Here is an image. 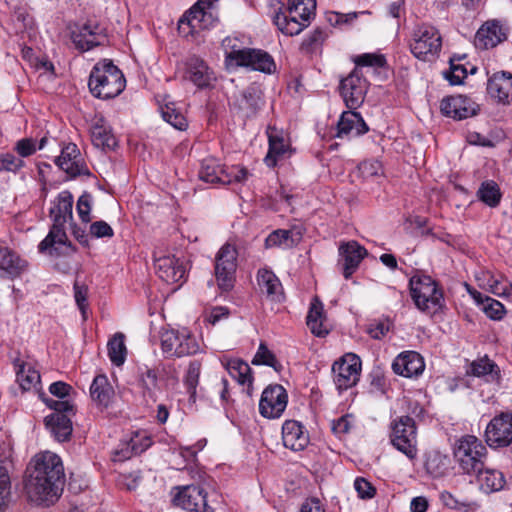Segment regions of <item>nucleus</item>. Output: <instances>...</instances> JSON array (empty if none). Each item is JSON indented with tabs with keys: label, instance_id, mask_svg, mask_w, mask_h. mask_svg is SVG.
Listing matches in <instances>:
<instances>
[{
	"label": "nucleus",
	"instance_id": "obj_34",
	"mask_svg": "<svg viewBox=\"0 0 512 512\" xmlns=\"http://www.w3.org/2000/svg\"><path fill=\"white\" fill-rule=\"evenodd\" d=\"M73 196L69 191H62L52 202L49 215L53 224H66L73 218Z\"/></svg>",
	"mask_w": 512,
	"mask_h": 512
},
{
	"label": "nucleus",
	"instance_id": "obj_37",
	"mask_svg": "<svg viewBox=\"0 0 512 512\" xmlns=\"http://www.w3.org/2000/svg\"><path fill=\"white\" fill-rule=\"evenodd\" d=\"M44 422L47 429L57 441L62 442L70 438L72 434V422L66 414L52 413L45 417Z\"/></svg>",
	"mask_w": 512,
	"mask_h": 512
},
{
	"label": "nucleus",
	"instance_id": "obj_50",
	"mask_svg": "<svg viewBox=\"0 0 512 512\" xmlns=\"http://www.w3.org/2000/svg\"><path fill=\"white\" fill-rule=\"evenodd\" d=\"M252 364L266 365L274 368L276 371L281 369V365L276 359L275 355L267 348L264 343L260 344L258 351L252 360Z\"/></svg>",
	"mask_w": 512,
	"mask_h": 512
},
{
	"label": "nucleus",
	"instance_id": "obj_14",
	"mask_svg": "<svg viewBox=\"0 0 512 512\" xmlns=\"http://www.w3.org/2000/svg\"><path fill=\"white\" fill-rule=\"evenodd\" d=\"M26 472L38 475L47 480L65 482L64 467L61 458L50 451L36 454L30 461Z\"/></svg>",
	"mask_w": 512,
	"mask_h": 512
},
{
	"label": "nucleus",
	"instance_id": "obj_57",
	"mask_svg": "<svg viewBox=\"0 0 512 512\" xmlns=\"http://www.w3.org/2000/svg\"><path fill=\"white\" fill-rule=\"evenodd\" d=\"M356 67H384L386 59L383 55L365 53L355 59Z\"/></svg>",
	"mask_w": 512,
	"mask_h": 512
},
{
	"label": "nucleus",
	"instance_id": "obj_36",
	"mask_svg": "<svg viewBox=\"0 0 512 512\" xmlns=\"http://www.w3.org/2000/svg\"><path fill=\"white\" fill-rule=\"evenodd\" d=\"M473 476L476 477L480 490L487 494L502 490L506 484L505 477L501 471L485 466Z\"/></svg>",
	"mask_w": 512,
	"mask_h": 512
},
{
	"label": "nucleus",
	"instance_id": "obj_17",
	"mask_svg": "<svg viewBox=\"0 0 512 512\" xmlns=\"http://www.w3.org/2000/svg\"><path fill=\"white\" fill-rule=\"evenodd\" d=\"M334 382L338 390H347L356 385L361 371V361L355 354H346L332 366Z\"/></svg>",
	"mask_w": 512,
	"mask_h": 512
},
{
	"label": "nucleus",
	"instance_id": "obj_19",
	"mask_svg": "<svg viewBox=\"0 0 512 512\" xmlns=\"http://www.w3.org/2000/svg\"><path fill=\"white\" fill-rule=\"evenodd\" d=\"M72 40L77 49L89 51L103 45L107 40V35L104 28L97 22L89 20L72 32Z\"/></svg>",
	"mask_w": 512,
	"mask_h": 512
},
{
	"label": "nucleus",
	"instance_id": "obj_30",
	"mask_svg": "<svg viewBox=\"0 0 512 512\" xmlns=\"http://www.w3.org/2000/svg\"><path fill=\"white\" fill-rule=\"evenodd\" d=\"M262 91L256 86L247 87L236 100L235 106L243 118L254 117L263 105Z\"/></svg>",
	"mask_w": 512,
	"mask_h": 512
},
{
	"label": "nucleus",
	"instance_id": "obj_9",
	"mask_svg": "<svg viewBox=\"0 0 512 512\" xmlns=\"http://www.w3.org/2000/svg\"><path fill=\"white\" fill-rule=\"evenodd\" d=\"M218 1L198 0L179 20V29L187 24L188 33H193L214 26L219 19Z\"/></svg>",
	"mask_w": 512,
	"mask_h": 512
},
{
	"label": "nucleus",
	"instance_id": "obj_3",
	"mask_svg": "<svg viewBox=\"0 0 512 512\" xmlns=\"http://www.w3.org/2000/svg\"><path fill=\"white\" fill-rule=\"evenodd\" d=\"M316 0H288L286 12H278L274 23L285 35L294 36L302 32L315 15Z\"/></svg>",
	"mask_w": 512,
	"mask_h": 512
},
{
	"label": "nucleus",
	"instance_id": "obj_15",
	"mask_svg": "<svg viewBox=\"0 0 512 512\" xmlns=\"http://www.w3.org/2000/svg\"><path fill=\"white\" fill-rule=\"evenodd\" d=\"M164 379L167 385L174 386L178 383L175 370L170 366L159 365L156 368L145 367V369H140L139 384L143 397H148L155 401V392L159 389V381Z\"/></svg>",
	"mask_w": 512,
	"mask_h": 512
},
{
	"label": "nucleus",
	"instance_id": "obj_33",
	"mask_svg": "<svg viewBox=\"0 0 512 512\" xmlns=\"http://www.w3.org/2000/svg\"><path fill=\"white\" fill-rule=\"evenodd\" d=\"M92 401L100 409L108 408L114 401L115 391L105 375H97L90 386Z\"/></svg>",
	"mask_w": 512,
	"mask_h": 512
},
{
	"label": "nucleus",
	"instance_id": "obj_38",
	"mask_svg": "<svg viewBox=\"0 0 512 512\" xmlns=\"http://www.w3.org/2000/svg\"><path fill=\"white\" fill-rule=\"evenodd\" d=\"M91 140L95 147L106 149L113 148L116 145L109 125L103 117H95L90 128Z\"/></svg>",
	"mask_w": 512,
	"mask_h": 512
},
{
	"label": "nucleus",
	"instance_id": "obj_46",
	"mask_svg": "<svg viewBox=\"0 0 512 512\" xmlns=\"http://www.w3.org/2000/svg\"><path fill=\"white\" fill-rule=\"evenodd\" d=\"M17 381L23 390H30L40 383V373L30 364L24 363L17 371Z\"/></svg>",
	"mask_w": 512,
	"mask_h": 512
},
{
	"label": "nucleus",
	"instance_id": "obj_7",
	"mask_svg": "<svg viewBox=\"0 0 512 512\" xmlns=\"http://www.w3.org/2000/svg\"><path fill=\"white\" fill-rule=\"evenodd\" d=\"M409 46L417 59L432 61L441 51L442 38L435 27L423 24L413 30Z\"/></svg>",
	"mask_w": 512,
	"mask_h": 512
},
{
	"label": "nucleus",
	"instance_id": "obj_49",
	"mask_svg": "<svg viewBox=\"0 0 512 512\" xmlns=\"http://www.w3.org/2000/svg\"><path fill=\"white\" fill-rule=\"evenodd\" d=\"M163 119L171 126L178 130H185L187 127V120L185 116L178 111L174 104H167L161 109Z\"/></svg>",
	"mask_w": 512,
	"mask_h": 512
},
{
	"label": "nucleus",
	"instance_id": "obj_54",
	"mask_svg": "<svg viewBox=\"0 0 512 512\" xmlns=\"http://www.w3.org/2000/svg\"><path fill=\"white\" fill-rule=\"evenodd\" d=\"M446 460L440 453L430 454L426 459L425 468L433 477H439L446 469Z\"/></svg>",
	"mask_w": 512,
	"mask_h": 512
},
{
	"label": "nucleus",
	"instance_id": "obj_2",
	"mask_svg": "<svg viewBox=\"0 0 512 512\" xmlns=\"http://www.w3.org/2000/svg\"><path fill=\"white\" fill-rule=\"evenodd\" d=\"M453 457L462 473L472 476L484 468L488 450L476 436L464 435L455 441Z\"/></svg>",
	"mask_w": 512,
	"mask_h": 512
},
{
	"label": "nucleus",
	"instance_id": "obj_35",
	"mask_svg": "<svg viewBox=\"0 0 512 512\" xmlns=\"http://www.w3.org/2000/svg\"><path fill=\"white\" fill-rule=\"evenodd\" d=\"M302 226H292L291 229H277L266 238V247L290 248L298 244L302 239Z\"/></svg>",
	"mask_w": 512,
	"mask_h": 512
},
{
	"label": "nucleus",
	"instance_id": "obj_6",
	"mask_svg": "<svg viewBox=\"0 0 512 512\" xmlns=\"http://www.w3.org/2000/svg\"><path fill=\"white\" fill-rule=\"evenodd\" d=\"M249 172L246 168L240 166L226 167L221 165L218 159L207 157L202 160L199 178L207 183L227 185L233 182H244L247 180Z\"/></svg>",
	"mask_w": 512,
	"mask_h": 512
},
{
	"label": "nucleus",
	"instance_id": "obj_48",
	"mask_svg": "<svg viewBox=\"0 0 512 512\" xmlns=\"http://www.w3.org/2000/svg\"><path fill=\"white\" fill-rule=\"evenodd\" d=\"M466 55L463 56H453L450 58V72L445 74V77L449 80L452 85H459L463 83V80L467 77V68L465 65L458 63L460 60L464 59Z\"/></svg>",
	"mask_w": 512,
	"mask_h": 512
},
{
	"label": "nucleus",
	"instance_id": "obj_64",
	"mask_svg": "<svg viewBox=\"0 0 512 512\" xmlns=\"http://www.w3.org/2000/svg\"><path fill=\"white\" fill-rule=\"evenodd\" d=\"M87 293H88V288L86 285H80L77 282L74 284L75 301L84 317H85L86 307H87Z\"/></svg>",
	"mask_w": 512,
	"mask_h": 512
},
{
	"label": "nucleus",
	"instance_id": "obj_31",
	"mask_svg": "<svg viewBox=\"0 0 512 512\" xmlns=\"http://www.w3.org/2000/svg\"><path fill=\"white\" fill-rule=\"evenodd\" d=\"M257 284L260 292L266 295L270 301L282 302L284 300L282 284L273 271L266 268L259 269L257 272Z\"/></svg>",
	"mask_w": 512,
	"mask_h": 512
},
{
	"label": "nucleus",
	"instance_id": "obj_32",
	"mask_svg": "<svg viewBox=\"0 0 512 512\" xmlns=\"http://www.w3.org/2000/svg\"><path fill=\"white\" fill-rule=\"evenodd\" d=\"M506 39L502 26L497 21L486 22L475 35V46L480 49L493 48Z\"/></svg>",
	"mask_w": 512,
	"mask_h": 512
},
{
	"label": "nucleus",
	"instance_id": "obj_51",
	"mask_svg": "<svg viewBox=\"0 0 512 512\" xmlns=\"http://www.w3.org/2000/svg\"><path fill=\"white\" fill-rule=\"evenodd\" d=\"M357 117L358 112L354 111L353 109L343 112L337 124L336 136L341 138L353 132L355 122H357Z\"/></svg>",
	"mask_w": 512,
	"mask_h": 512
},
{
	"label": "nucleus",
	"instance_id": "obj_52",
	"mask_svg": "<svg viewBox=\"0 0 512 512\" xmlns=\"http://www.w3.org/2000/svg\"><path fill=\"white\" fill-rule=\"evenodd\" d=\"M182 337V331H165L161 336V346L164 353L170 356H177L178 345Z\"/></svg>",
	"mask_w": 512,
	"mask_h": 512
},
{
	"label": "nucleus",
	"instance_id": "obj_26",
	"mask_svg": "<svg viewBox=\"0 0 512 512\" xmlns=\"http://www.w3.org/2000/svg\"><path fill=\"white\" fill-rule=\"evenodd\" d=\"M393 371L403 377L411 378L421 375L425 368L423 357L415 351H406L396 357L392 364Z\"/></svg>",
	"mask_w": 512,
	"mask_h": 512
},
{
	"label": "nucleus",
	"instance_id": "obj_24",
	"mask_svg": "<svg viewBox=\"0 0 512 512\" xmlns=\"http://www.w3.org/2000/svg\"><path fill=\"white\" fill-rule=\"evenodd\" d=\"M441 112L454 120H463L477 114L478 106L463 95L448 96L442 99Z\"/></svg>",
	"mask_w": 512,
	"mask_h": 512
},
{
	"label": "nucleus",
	"instance_id": "obj_40",
	"mask_svg": "<svg viewBox=\"0 0 512 512\" xmlns=\"http://www.w3.org/2000/svg\"><path fill=\"white\" fill-rule=\"evenodd\" d=\"M325 320L323 304L318 298H314L307 315V326L312 334L317 337H324L328 334L329 330L324 324Z\"/></svg>",
	"mask_w": 512,
	"mask_h": 512
},
{
	"label": "nucleus",
	"instance_id": "obj_1",
	"mask_svg": "<svg viewBox=\"0 0 512 512\" xmlns=\"http://www.w3.org/2000/svg\"><path fill=\"white\" fill-rule=\"evenodd\" d=\"M88 86L94 97L111 99L124 90L126 80L122 71L111 60L104 59L92 68Z\"/></svg>",
	"mask_w": 512,
	"mask_h": 512
},
{
	"label": "nucleus",
	"instance_id": "obj_23",
	"mask_svg": "<svg viewBox=\"0 0 512 512\" xmlns=\"http://www.w3.org/2000/svg\"><path fill=\"white\" fill-rule=\"evenodd\" d=\"M38 248L41 253L51 257L67 256L74 252L63 226H52L49 234L40 242Z\"/></svg>",
	"mask_w": 512,
	"mask_h": 512
},
{
	"label": "nucleus",
	"instance_id": "obj_12",
	"mask_svg": "<svg viewBox=\"0 0 512 512\" xmlns=\"http://www.w3.org/2000/svg\"><path fill=\"white\" fill-rule=\"evenodd\" d=\"M484 438L492 449L505 448L512 444V413L500 412L487 424Z\"/></svg>",
	"mask_w": 512,
	"mask_h": 512
},
{
	"label": "nucleus",
	"instance_id": "obj_59",
	"mask_svg": "<svg viewBox=\"0 0 512 512\" xmlns=\"http://www.w3.org/2000/svg\"><path fill=\"white\" fill-rule=\"evenodd\" d=\"M486 303L484 304V312L486 315L493 320H500L505 314L504 305L490 297H486Z\"/></svg>",
	"mask_w": 512,
	"mask_h": 512
},
{
	"label": "nucleus",
	"instance_id": "obj_63",
	"mask_svg": "<svg viewBox=\"0 0 512 512\" xmlns=\"http://www.w3.org/2000/svg\"><path fill=\"white\" fill-rule=\"evenodd\" d=\"M15 151L20 157H28L36 152L35 141L31 138H23L19 140L15 145Z\"/></svg>",
	"mask_w": 512,
	"mask_h": 512
},
{
	"label": "nucleus",
	"instance_id": "obj_27",
	"mask_svg": "<svg viewBox=\"0 0 512 512\" xmlns=\"http://www.w3.org/2000/svg\"><path fill=\"white\" fill-rule=\"evenodd\" d=\"M282 441L286 448L302 451L309 443V435L300 422L287 420L282 426Z\"/></svg>",
	"mask_w": 512,
	"mask_h": 512
},
{
	"label": "nucleus",
	"instance_id": "obj_16",
	"mask_svg": "<svg viewBox=\"0 0 512 512\" xmlns=\"http://www.w3.org/2000/svg\"><path fill=\"white\" fill-rule=\"evenodd\" d=\"M154 267L159 278L167 284L185 281L186 267L175 255H165L162 251L154 252Z\"/></svg>",
	"mask_w": 512,
	"mask_h": 512
},
{
	"label": "nucleus",
	"instance_id": "obj_28",
	"mask_svg": "<svg viewBox=\"0 0 512 512\" xmlns=\"http://www.w3.org/2000/svg\"><path fill=\"white\" fill-rule=\"evenodd\" d=\"M487 91L500 103L512 102V74L505 71L493 74L488 80Z\"/></svg>",
	"mask_w": 512,
	"mask_h": 512
},
{
	"label": "nucleus",
	"instance_id": "obj_61",
	"mask_svg": "<svg viewBox=\"0 0 512 512\" xmlns=\"http://www.w3.org/2000/svg\"><path fill=\"white\" fill-rule=\"evenodd\" d=\"M354 488L362 499H371L376 493L375 487L365 478L358 477L354 481Z\"/></svg>",
	"mask_w": 512,
	"mask_h": 512
},
{
	"label": "nucleus",
	"instance_id": "obj_55",
	"mask_svg": "<svg viewBox=\"0 0 512 512\" xmlns=\"http://www.w3.org/2000/svg\"><path fill=\"white\" fill-rule=\"evenodd\" d=\"M180 340L177 357L193 355L200 350V346L195 337L191 336L187 331H182Z\"/></svg>",
	"mask_w": 512,
	"mask_h": 512
},
{
	"label": "nucleus",
	"instance_id": "obj_22",
	"mask_svg": "<svg viewBox=\"0 0 512 512\" xmlns=\"http://www.w3.org/2000/svg\"><path fill=\"white\" fill-rule=\"evenodd\" d=\"M367 249L357 241L343 242L339 246V264L345 279H349L367 256Z\"/></svg>",
	"mask_w": 512,
	"mask_h": 512
},
{
	"label": "nucleus",
	"instance_id": "obj_60",
	"mask_svg": "<svg viewBox=\"0 0 512 512\" xmlns=\"http://www.w3.org/2000/svg\"><path fill=\"white\" fill-rule=\"evenodd\" d=\"M92 196L89 193L82 194L77 201V213L83 223L90 222Z\"/></svg>",
	"mask_w": 512,
	"mask_h": 512
},
{
	"label": "nucleus",
	"instance_id": "obj_13",
	"mask_svg": "<svg viewBox=\"0 0 512 512\" xmlns=\"http://www.w3.org/2000/svg\"><path fill=\"white\" fill-rule=\"evenodd\" d=\"M369 83L361 68L355 67L351 73L340 82V94L349 109L356 110L365 99Z\"/></svg>",
	"mask_w": 512,
	"mask_h": 512
},
{
	"label": "nucleus",
	"instance_id": "obj_45",
	"mask_svg": "<svg viewBox=\"0 0 512 512\" xmlns=\"http://www.w3.org/2000/svg\"><path fill=\"white\" fill-rule=\"evenodd\" d=\"M108 355L111 362L120 366L124 363L126 357V346L124 343V335L116 333L108 342Z\"/></svg>",
	"mask_w": 512,
	"mask_h": 512
},
{
	"label": "nucleus",
	"instance_id": "obj_53",
	"mask_svg": "<svg viewBox=\"0 0 512 512\" xmlns=\"http://www.w3.org/2000/svg\"><path fill=\"white\" fill-rule=\"evenodd\" d=\"M11 496V478L6 467L0 466V512H4Z\"/></svg>",
	"mask_w": 512,
	"mask_h": 512
},
{
	"label": "nucleus",
	"instance_id": "obj_47",
	"mask_svg": "<svg viewBox=\"0 0 512 512\" xmlns=\"http://www.w3.org/2000/svg\"><path fill=\"white\" fill-rule=\"evenodd\" d=\"M477 195L481 201L491 207L497 206L501 199L500 189L494 181L483 182Z\"/></svg>",
	"mask_w": 512,
	"mask_h": 512
},
{
	"label": "nucleus",
	"instance_id": "obj_41",
	"mask_svg": "<svg viewBox=\"0 0 512 512\" xmlns=\"http://www.w3.org/2000/svg\"><path fill=\"white\" fill-rule=\"evenodd\" d=\"M478 280L481 281L480 286L482 288L500 297L509 295L512 290V284L501 274L494 275L490 272H485Z\"/></svg>",
	"mask_w": 512,
	"mask_h": 512
},
{
	"label": "nucleus",
	"instance_id": "obj_56",
	"mask_svg": "<svg viewBox=\"0 0 512 512\" xmlns=\"http://www.w3.org/2000/svg\"><path fill=\"white\" fill-rule=\"evenodd\" d=\"M25 162L11 153L0 154V172H18L23 166Z\"/></svg>",
	"mask_w": 512,
	"mask_h": 512
},
{
	"label": "nucleus",
	"instance_id": "obj_18",
	"mask_svg": "<svg viewBox=\"0 0 512 512\" xmlns=\"http://www.w3.org/2000/svg\"><path fill=\"white\" fill-rule=\"evenodd\" d=\"M288 395L283 386H268L262 393L259 402L260 414L269 419L279 418L286 409Z\"/></svg>",
	"mask_w": 512,
	"mask_h": 512
},
{
	"label": "nucleus",
	"instance_id": "obj_8",
	"mask_svg": "<svg viewBox=\"0 0 512 512\" xmlns=\"http://www.w3.org/2000/svg\"><path fill=\"white\" fill-rule=\"evenodd\" d=\"M391 444L410 460L417 457V427L410 416H400L391 422Z\"/></svg>",
	"mask_w": 512,
	"mask_h": 512
},
{
	"label": "nucleus",
	"instance_id": "obj_29",
	"mask_svg": "<svg viewBox=\"0 0 512 512\" xmlns=\"http://www.w3.org/2000/svg\"><path fill=\"white\" fill-rule=\"evenodd\" d=\"M28 263L7 247H0V278L14 279L26 271Z\"/></svg>",
	"mask_w": 512,
	"mask_h": 512
},
{
	"label": "nucleus",
	"instance_id": "obj_10",
	"mask_svg": "<svg viewBox=\"0 0 512 512\" xmlns=\"http://www.w3.org/2000/svg\"><path fill=\"white\" fill-rule=\"evenodd\" d=\"M226 59L234 62L237 66L247 67L264 74L276 72V63L273 57L261 49L243 48L232 50L226 55Z\"/></svg>",
	"mask_w": 512,
	"mask_h": 512
},
{
	"label": "nucleus",
	"instance_id": "obj_42",
	"mask_svg": "<svg viewBox=\"0 0 512 512\" xmlns=\"http://www.w3.org/2000/svg\"><path fill=\"white\" fill-rule=\"evenodd\" d=\"M467 374L476 377H488L489 379L494 380L499 375V369L492 360L485 356L471 362Z\"/></svg>",
	"mask_w": 512,
	"mask_h": 512
},
{
	"label": "nucleus",
	"instance_id": "obj_11",
	"mask_svg": "<svg viewBox=\"0 0 512 512\" xmlns=\"http://www.w3.org/2000/svg\"><path fill=\"white\" fill-rule=\"evenodd\" d=\"M238 252L230 243L223 245L215 258V275L220 289L228 291L233 288L237 269Z\"/></svg>",
	"mask_w": 512,
	"mask_h": 512
},
{
	"label": "nucleus",
	"instance_id": "obj_20",
	"mask_svg": "<svg viewBox=\"0 0 512 512\" xmlns=\"http://www.w3.org/2000/svg\"><path fill=\"white\" fill-rule=\"evenodd\" d=\"M55 164L70 178L90 175V171L81 157L80 150L74 143H68L62 148L60 156L55 159Z\"/></svg>",
	"mask_w": 512,
	"mask_h": 512
},
{
	"label": "nucleus",
	"instance_id": "obj_58",
	"mask_svg": "<svg viewBox=\"0 0 512 512\" xmlns=\"http://www.w3.org/2000/svg\"><path fill=\"white\" fill-rule=\"evenodd\" d=\"M326 33L322 28L314 29L302 42L301 48L307 52L313 51L318 45L322 44Z\"/></svg>",
	"mask_w": 512,
	"mask_h": 512
},
{
	"label": "nucleus",
	"instance_id": "obj_44",
	"mask_svg": "<svg viewBox=\"0 0 512 512\" xmlns=\"http://www.w3.org/2000/svg\"><path fill=\"white\" fill-rule=\"evenodd\" d=\"M229 374L235 378L241 385L248 384L247 393L250 395V387L252 385V374L250 366L239 359L231 360L228 363Z\"/></svg>",
	"mask_w": 512,
	"mask_h": 512
},
{
	"label": "nucleus",
	"instance_id": "obj_5",
	"mask_svg": "<svg viewBox=\"0 0 512 512\" xmlns=\"http://www.w3.org/2000/svg\"><path fill=\"white\" fill-rule=\"evenodd\" d=\"M63 483L26 472L24 490L30 502L37 506H50L61 496Z\"/></svg>",
	"mask_w": 512,
	"mask_h": 512
},
{
	"label": "nucleus",
	"instance_id": "obj_21",
	"mask_svg": "<svg viewBox=\"0 0 512 512\" xmlns=\"http://www.w3.org/2000/svg\"><path fill=\"white\" fill-rule=\"evenodd\" d=\"M173 502L189 512H214V509L207 504L206 493L195 485H188L179 489L174 496Z\"/></svg>",
	"mask_w": 512,
	"mask_h": 512
},
{
	"label": "nucleus",
	"instance_id": "obj_39",
	"mask_svg": "<svg viewBox=\"0 0 512 512\" xmlns=\"http://www.w3.org/2000/svg\"><path fill=\"white\" fill-rule=\"evenodd\" d=\"M269 150L264 158V162L268 167H275L278 159L287 151L288 145L284 138L276 128H268Z\"/></svg>",
	"mask_w": 512,
	"mask_h": 512
},
{
	"label": "nucleus",
	"instance_id": "obj_62",
	"mask_svg": "<svg viewBox=\"0 0 512 512\" xmlns=\"http://www.w3.org/2000/svg\"><path fill=\"white\" fill-rule=\"evenodd\" d=\"M358 169L364 178L378 176L382 173V165L376 160L363 161L360 163Z\"/></svg>",
	"mask_w": 512,
	"mask_h": 512
},
{
	"label": "nucleus",
	"instance_id": "obj_25",
	"mask_svg": "<svg viewBox=\"0 0 512 512\" xmlns=\"http://www.w3.org/2000/svg\"><path fill=\"white\" fill-rule=\"evenodd\" d=\"M184 79L191 81L198 88L204 89L210 87L216 78L206 62L194 55L185 62Z\"/></svg>",
	"mask_w": 512,
	"mask_h": 512
},
{
	"label": "nucleus",
	"instance_id": "obj_4",
	"mask_svg": "<svg viewBox=\"0 0 512 512\" xmlns=\"http://www.w3.org/2000/svg\"><path fill=\"white\" fill-rule=\"evenodd\" d=\"M411 297L423 312L443 306L444 297L437 283L428 275H414L409 281Z\"/></svg>",
	"mask_w": 512,
	"mask_h": 512
},
{
	"label": "nucleus",
	"instance_id": "obj_43",
	"mask_svg": "<svg viewBox=\"0 0 512 512\" xmlns=\"http://www.w3.org/2000/svg\"><path fill=\"white\" fill-rule=\"evenodd\" d=\"M202 364L198 360H193L189 363L186 374L184 376V385L189 394V401L196 402L197 386L199 384V377L201 374Z\"/></svg>",
	"mask_w": 512,
	"mask_h": 512
}]
</instances>
